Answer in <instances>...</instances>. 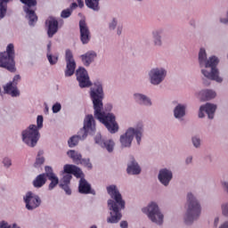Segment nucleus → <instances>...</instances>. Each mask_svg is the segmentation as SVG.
<instances>
[{
	"label": "nucleus",
	"instance_id": "7c9ffc66",
	"mask_svg": "<svg viewBox=\"0 0 228 228\" xmlns=\"http://www.w3.org/2000/svg\"><path fill=\"white\" fill-rule=\"evenodd\" d=\"M115 140L109 138L105 139L103 143L102 144V149H104V151H107L110 154L115 151Z\"/></svg>",
	"mask_w": 228,
	"mask_h": 228
},
{
	"label": "nucleus",
	"instance_id": "20e7f679",
	"mask_svg": "<svg viewBox=\"0 0 228 228\" xmlns=\"http://www.w3.org/2000/svg\"><path fill=\"white\" fill-rule=\"evenodd\" d=\"M143 122L139 121L135 126H129L125 133L119 136V145L121 149H131L133 141L135 139L137 145L142 143L143 138Z\"/></svg>",
	"mask_w": 228,
	"mask_h": 228
},
{
	"label": "nucleus",
	"instance_id": "37998d69",
	"mask_svg": "<svg viewBox=\"0 0 228 228\" xmlns=\"http://www.w3.org/2000/svg\"><path fill=\"white\" fill-rule=\"evenodd\" d=\"M221 214L224 218H228V201L221 204Z\"/></svg>",
	"mask_w": 228,
	"mask_h": 228
},
{
	"label": "nucleus",
	"instance_id": "72a5a7b5",
	"mask_svg": "<svg viewBox=\"0 0 228 228\" xmlns=\"http://www.w3.org/2000/svg\"><path fill=\"white\" fill-rule=\"evenodd\" d=\"M86 6L94 12H99L101 7L99 6V0H85Z\"/></svg>",
	"mask_w": 228,
	"mask_h": 228
},
{
	"label": "nucleus",
	"instance_id": "9b49d317",
	"mask_svg": "<svg viewBox=\"0 0 228 228\" xmlns=\"http://www.w3.org/2000/svg\"><path fill=\"white\" fill-rule=\"evenodd\" d=\"M157 178L161 186L168 188L174 180V171L167 167L160 168L157 175Z\"/></svg>",
	"mask_w": 228,
	"mask_h": 228
},
{
	"label": "nucleus",
	"instance_id": "cd10ccee",
	"mask_svg": "<svg viewBox=\"0 0 228 228\" xmlns=\"http://www.w3.org/2000/svg\"><path fill=\"white\" fill-rule=\"evenodd\" d=\"M3 88L4 94L7 95H10L11 97H20V91L17 86L8 82L3 86Z\"/></svg>",
	"mask_w": 228,
	"mask_h": 228
},
{
	"label": "nucleus",
	"instance_id": "0e129e2a",
	"mask_svg": "<svg viewBox=\"0 0 228 228\" xmlns=\"http://www.w3.org/2000/svg\"><path fill=\"white\" fill-rule=\"evenodd\" d=\"M11 228H22V227L19 224L13 223L12 224H11Z\"/></svg>",
	"mask_w": 228,
	"mask_h": 228
},
{
	"label": "nucleus",
	"instance_id": "c03bdc74",
	"mask_svg": "<svg viewBox=\"0 0 228 228\" xmlns=\"http://www.w3.org/2000/svg\"><path fill=\"white\" fill-rule=\"evenodd\" d=\"M104 140L102 139V135H101V134H96V135L94 136V142L96 143V145H99V147H102V144L104 143Z\"/></svg>",
	"mask_w": 228,
	"mask_h": 228
},
{
	"label": "nucleus",
	"instance_id": "0eeeda50",
	"mask_svg": "<svg viewBox=\"0 0 228 228\" xmlns=\"http://www.w3.org/2000/svg\"><path fill=\"white\" fill-rule=\"evenodd\" d=\"M141 212L147 216L151 224H154L158 227H163V224H165V214L159 208L158 201L151 200L148 202L146 206L141 208Z\"/></svg>",
	"mask_w": 228,
	"mask_h": 228
},
{
	"label": "nucleus",
	"instance_id": "1a4fd4ad",
	"mask_svg": "<svg viewBox=\"0 0 228 228\" xmlns=\"http://www.w3.org/2000/svg\"><path fill=\"white\" fill-rule=\"evenodd\" d=\"M23 202L28 211H35V209L42 206V198L38 194L29 191L23 196Z\"/></svg>",
	"mask_w": 228,
	"mask_h": 228
},
{
	"label": "nucleus",
	"instance_id": "f704fd0d",
	"mask_svg": "<svg viewBox=\"0 0 228 228\" xmlns=\"http://www.w3.org/2000/svg\"><path fill=\"white\" fill-rule=\"evenodd\" d=\"M46 58L50 65H56V63H58L60 55L58 53H53L52 52H46Z\"/></svg>",
	"mask_w": 228,
	"mask_h": 228
},
{
	"label": "nucleus",
	"instance_id": "bb28decb",
	"mask_svg": "<svg viewBox=\"0 0 228 228\" xmlns=\"http://www.w3.org/2000/svg\"><path fill=\"white\" fill-rule=\"evenodd\" d=\"M47 35L49 38H53L58 33V20L50 18L46 20Z\"/></svg>",
	"mask_w": 228,
	"mask_h": 228
},
{
	"label": "nucleus",
	"instance_id": "f03ea898",
	"mask_svg": "<svg viewBox=\"0 0 228 228\" xmlns=\"http://www.w3.org/2000/svg\"><path fill=\"white\" fill-rule=\"evenodd\" d=\"M198 61L204 77L216 81V83H224V77L220 75V69L217 68L218 63H220L218 56L211 55L208 57L206 48L201 47L198 53Z\"/></svg>",
	"mask_w": 228,
	"mask_h": 228
},
{
	"label": "nucleus",
	"instance_id": "f3484780",
	"mask_svg": "<svg viewBox=\"0 0 228 228\" xmlns=\"http://www.w3.org/2000/svg\"><path fill=\"white\" fill-rule=\"evenodd\" d=\"M79 29H80V42H82L83 45H86L90 44V40H92V34L90 33V28H88V25H86V21L81 20L79 21Z\"/></svg>",
	"mask_w": 228,
	"mask_h": 228
},
{
	"label": "nucleus",
	"instance_id": "de8ad7c7",
	"mask_svg": "<svg viewBox=\"0 0 228 228\" xmlns=\"http://www.w3.org/2000/svg\"><path fill=\"white\" fill-rule=\"evenodd\" d=\"M45 161V159H44V157L38 156L36 159V162L34 163V167L36 168H38V167H42V165H44Z\"/></svg>",
	"mask_w": 228,
	"mask_h": 228
},
{
	"label": "nucleus",
	"instance_id": "473e14b6",
	"mask_svg": "<svg viewBox=\"0 0 228 228\" xmlns=\"http://www.w3.org/2000/svg\"><path fill=\"white\" fill-rule=\"evenodd\" d=\"M67 156L72 159L73 163L79 165V162L83 159V155H81L78 151L75 150H69L67 151Z\"/></svg>",
	"mask_w": 228,
	"mask_h": 228
},
{
	"label": "nucleus",
	"instance_id": "13d9d810",
	"mask_svg": "<svg viewBox=\"0 0 228 228\" xmlns=\"http://www.w3.org/2000/svg\"><path fill=\"white\" fill-rule=\"evenodd\" d=\"M219 224H220V216H216L215 219H214L215 227H218Z\"/></svg>",
	"mask_w": 228,
	"mask_h": 228
},
{
	"label": "nucleus",
	"instance_id": "4c0bfd02",
	"mask_svg": "<svg viewBox=\"0 0 228 228\" xmlns=\"http://www.w3.org/2000/svg\"><path fill=\"white\" fill-rule=\"evenodd\" d=\"M4 54L10 56L11 58L15 60V46L13 44H9L6 47V51L4 52Z\"/></svg>",
	"mask_w": 228,
	"mask_h": 228
},
{
	"label": "nucleus",
	"instance_id": "69168bd1",
	"mask_svg": "<svg viewBox=\"0 0 228 228\" xmlns=\"http://www.w3.org/2000/svg\"><path fill=\"white\" fill-rule=\"evenodd\" d=\"M51 45H52L51 43H49V44L47 45V53H51Z\"/></svg>",
	"mask_w": 228,
	"mask_h": 228
},
{
	"label": "nucleus",
	"instance_id": "a878e982",
	"mask_svg": "<svg viewBox=\"0 0 228 228\" xmlns=\"http://www.w3.org/2000/svg\"><path fill=\"white\" fill-rule=\"evenodd\" d=\"M200 101H213L216 98V91L212 89H202L196 94Z\"/></svg>",
	"mask_w": 228,
	"mask_h": 228
},
{
	"label": "nucleus",
	"instance_id": "2f4dec72",
	"mask_svg": "<svg viewBox=\"0 0 228 228\" xmlns=\"http://www.w3.org/2000/svg\"><path fill=\"white\" fill-rule=\"evenodd\" d=\"M122 220V212H110V216L107 217V224H118Z\"/></svg>",
	"mask_w": 228,
	"mask_h": 228
},
{
	"label": "nucleus",
	"instance_id": "bf43d9fd",
	"mask_svg": "<svg viewBox=\"0 0 228 228\" xmlns=\"http://www.w3.org/2000/svg\"><path fill=\"white\" fill-rule=\"evenodd\" d=\"M106 111H111L113 110V105L111 103H108L105 105Z\"/></svg>",
	"mask_w": 228,
	"mask_h": 228
},
{
	"label": "nucleus",
	"instance_id": "6e6d98bb",
	"mask_svg": "<svg viewBox=\"0 0 228 228\" xmlns=\"http://www.w3.org/2000/svg\"><path fill=\"white\" fill-rule=\"evenodd\" d=\"M120 227L121 228H128L129 227V224L127 223V221H121L120 222Z\"/></svg>",
	"mask_w": 228,
	"mask_h": 228
},
{
	"label": "nucleus",
	"instance_id": "c85d7f7f",
	"mask_svg": "<svg viewBox=\"0 0 228 228\" xmlns=\"http://www.w3.org/2000/svg\"><path fill=\"white\" fill-rule=\"evenodd\" d=\"M45 183H47V175L46 173H43L36 176V178L32 181V186L38 190L45 186Z\"/></svg>",
	"mask_w": 228,
	"mask_h": 228
},
{
	"label": "nucleus",
	"instance_id": "dca6fc26",
	"mask_svg": "<svg viewBox=\"0 0 228 228\" xmlns=\"http://www.w3.org/2000/svg\"><path fill=\"white\" fill-rule=\"evenodd\" d=\"M45 171L46 173V178L48 181H50V183L48 184V190L49 191H53L58 184L60 185V178L57 175H55L54 170H53L52 167L45 166Z\"/></svg>",
	"mask_w": 228,
	"mask_h": 228
},
{
	"label": "nucleus",
	"instance_id": "5fc2aeb1",
	"mask_svg": "<svg viewBox=\"0 0 228 228\" xmlns=\"http://www.w3.org/2000/svg\"><path fill=\"white\" fill-rule=\"evenodd\" d=\"M191 163H193V157L188 156L185 159V165H191Z\"/></svg>",
	"mask_w": 228,
	"mask_h": 228
},
{
	"label": "nucleus",
	"instance_id": "58836bf2",
	"mask_svg": "<svg viewBox=\"0 0 228 228\" xmlns=\"http://www.w3.org/2000/svg\"><path fill=\"white\" fill-rule=\"evenodd\" d=\"M118 27V19L112 18L109 20L108 22L109 31H115V29H117Z\"/></svg>",
	"mask_w": 228,
	"mask_h": 228
},
{
	"label": "nucleus",
	"instance_id": "5701e85b",
	"mask_svg": "<svg viewBox=\"0 0 228 228\" xmlns=\"http://www.w3.org/2000/svg\"><path fill=\"white\" fill-rule=\"evenodd\" d=\"M163 29L157 28L151 31L152 45L157 49L163 47Z\"/></svg>",
	"mask_w": 228,
	"mask_h": 228
},
{
	"label": "nucleus",
	"instance_id": "e2e57ef3",
	"mask_svg": "<svg viewBox=\"0 0 228 228\" xmlns=\"http://www.w3.org/2000/svg\"><path fill=\"white\" fill-rule=\"evenodd\" d=\"M77 4L73 3V4H71L69 10H72V12H73L74 10L77 9Z\"/></svg>",
	"mask_w": 228,
	"mask_h": 228
},
{
	"label": "nucleus",
	"instance_id": "c756f323",
	"mask_svg": "<svg viewBox=\"0 0 228 228\" xmlns=\"http://www.w3.org/2000/svg\"><path fill=\"white\" fill-rule=\"evenodd\" d=\"M107 193L110 195V199H118L122 197L120 191H118V187L115 184H110L106 187Z\"/></svg>",
	"mask_w": 228,
	"mask_h": 228
},
{
	"label": "nucleus",
	"instance_id": "052dcab7",
	"mask_svg": "<svg viewBox=\"0 0 228 228\" xmlns=\"http://www.w3.org/2000/svg\"><path fill=\"white\" fill-rule=\"evenodd\" d=\"M218 228H228V221L223 222Z\"/></svg>",
	"mask_w": 228,
	"mask_h": 228
},
{
	"label": "nucleus",
	"instance_id": "49530a36",
	"mask_svg": "<svg viewBox=\"0 0 228 228\" xmlns=\"http://www.w3.org/2000/svg\"><path fill=\"white\" fill-rule=\"evenodd\" d=\"M72 15V9H66V10H63L61 12V17L62 19H69V17H70Z\"/></svg>",
	"mask_w": 228,
	"mask_h": 228
},
{
	"label": "nucleus",
	"instance_id": "393cba45",
	"mask_svg": "<svg viewBox=\"0 0 228 228\" xmlns=\"http://www.w3.org/2000/svg\"><path fill=\"white\" fill-rule=\"evenodd\" d=\"M79 58L84 67H90L91 63L95 61V59L97 58V53L94 50H90L80 55Z\"/></svg>",
	"mask_w": 228,
	"mask_h": 228
},
{
	"label": "nucleus",
	"instance_id": "09e8293b",
	"mask_svg": "<svg viewBox=\"0 0 228 228\" xmlns=\"http://www.w3.org/2000/svg\"><path fill=\"white\" fill-rule=\"evenodd\" d=\"M53 113H60L61 111V103L55 102L52 107Z\"/></svg>",
	"mask_w": 228,
	"mask_h": 228
},
{
	"label": "nucleus",
	"instance_id": "f257e3e1",
	"mask_svg": "<svg viewBox=\"0 0 228 228\" xmlns=\"http://www.w3.org/2000/svg\"><path fill=\"white\" fill-rule=\"evenodd\" d=\"M90 99L93 102L94 118L105 126L106 129L110 134H116L119 131L120 126L117 122V116L111 112H104V90L102 89V83L95 81L89 92Z\"/></svg>",
	"mask_w": 228,
	"mask_h": 228
},
{
	"label": "nucleus",
	"instance_id": "774afa93",
	"mask_svg": "<svg viewBox=\"0 0 228 228\" xmlns=\"http://www.w3.org/2000/svg\"><path fill=\"white\" fill-rule=\"evenodd\" d=\"M90 228H97V225L93 224L92 226H90Z\"/></svg>",
	"mask_w": 228,
	"mask_h": 228
},
{
	"label": "nucleus",
	"instance_id": "6ab92c4d",
	"mask_svg": "<svg viewBox=\"0 0 228 228\" xmlns=\"http://www.w3.org/2000/svg\"><path fill=\"white\" fill-rule=\"evenodd\" d=\"M188 105L186 103H177L176 106L173 109V117L178 122H183L184 118L186 117V110Z\"/></svg>",
	"mask_w": 228,
	"mask_h": 228
},
{
	"label": "nucleus",
	"instance_id": "39448f33",
	"mask_svg": "<svg viewBox=\"0 0 228 228\" xmlns=\"http://www.w3.org/2000/svg\"><path fill=\"white\" fill-rule=\"evenodd\" d=\"M42 127H44V116L38 115L37 117V125H29L21 131V142L32 149L37 147V143L40 140V129Z\"/></svg>",
	"mask_w": 228,
	"mask_h": 228
},
{
	"label": "nucleus",
	"instance_id": "b1692460",
	"mask_svg": "<svg viewBox=\"0 0 228 228\" xmlns=\"http://www.w3.org/2000/svg\"><path fill=\"white\" fill-rule=\"evenodd\" d=\"M84 127L88 131L89 134H95L97 126L95 125V118H94V115L88 114L86 116L84 119Z\"/></svg>",
	"mask_w": 228,
	"mask_h": 228
},
{
	"label": "nucleus",
	"instance_id": "4be33fe9",
	"mask_svg": "<svg viewBox=\"0 0 228 228\" xmlns=\"http://www.w3.org/2000/svg\"><path fill=\"white\" fill-rule=\"evenodd\" d=\"M133 99L137 104L141 106H145L146 108H151L152 106V99L147 96V94L142 93H134L133 94Z\"/></svg>",
	"mask_w": 228,
	"mask_h": 228
},
{
	"label": "nucleus",
	"instance_id": "9d476101",
	"mask_svg": "<svg viewBox=\"0 0 228 228\" xmlns=\"http://www.w3.org/2000/svg\"><path fill=\"white\" fill-rule=\"evenodd\" d=\"M20 3L25 4L23 11L25 18L28 20L29 26L37 24L38 17H37V13H35V10H33V6L37 4V0H20Z\"/></svg>",
	"mask_w": 228,
	"mask_h": 228
},
{
	"label": "nucleus",
	"instance_id": "a19ab883",
	"mask_svg": "<svg viewBox=\"0 0 228 228\" xmlns=\"http://www.w3.org/2000/svg\"><path fill=\"white\" fill-rule=\"evenodd\" d=\"M79 165H82L85 167V168H87V170H92L94 166L92 165V162L90 161V159H81L79 161Z\"/></svg>",
	"mask_w": 228,
	"mask_h": 228
},
{
	"label": "nucleus",
	"instance_id": "aec40b11",
	"mask_svg": "<svg viewBox=\"0 0 228 228\" xmlns=\"http://www.w3.org/2000/svg\"><path fill=\"white\" fill-rule=\"evenodd\" d=\"M77 178L80 179L78 182L79 193H82L83 195L95 194V191L92 189V184H90V183H88V181H86V179H85L83 175L81 177H77Z\"/></svg>",
	"mask_w": 228,
	"mask_h": 228
},
{
	"label": "nucleus",
	"instance_id": "79ce46f5",
	"mask_svg": "<svg viewBox=\"0 0 228 228\" xmlns=\"http://www.w3.org/2000/svg\"><path fill=\"white\" fill-rule=\"evenodd\" d=\"M2 165L4 168H10L13 163L12 162V159L10 157H4L2 159Z\"/></svg>",
	"mask_w": 228,
	"mask_h": 228
},
{
	"label": "nucleus",
	"instance_id": "a18cd8bd",
	"mask_svg": "<svg viewBox=\"0 0 228 228\" xmlns=\"http://www.w3.org/2000/svg\"><path fill=\"white\" fill-rule=\"evenodd\" d=\"M8 12V6H4L0 4V20H3L6 17V12Z\"/></svg>",
	"mask_w": 228,
	"mask_h": 228
},
{
	"label": "nucleus",
	"instance_id": "ea45409f",
	"mask_svg": "<svg viewBox=\"0 0 228 228\" xmlns=\"http://www.w3.org/2000/svg\"><path fill=\"white\" fill-rule=\"evenodd\" d=\"M191 143L194 149H200V146L202 145V140L199 135H194L191 137Z\"/></svg>",
	"mask_w": 228,
	"mask_h": 228
},
{
	"label": "nucleus",
	"instance_id": "a211bd4d",
	"mask_svg": "<svg viewBox=\"0 0 228 228\" xmlns=\"http://www.w3.org/2000/svg\"><path fill=\"white\" fill-rule=\"evenodd\" d=\"M0 67L6 69L9 72H15V59L6 53H0Z\"/></svg>",
	"mask_w": 228,
	"mask_h": 228
},
{
	"label": "nucleus",
	"instance_id": "603ef678",
	"mask_svg": "<svg viewBox=\"0 0 228 228\" xmlns=\"http://www.w3.org/2000/svg\"><path fill=\"white\" fill-rule=\"evenodd\" d=\"M0 228H12V224L5 220L0 221Z\"/></svg>",
	"mask_w": 228,
	"mask_h": 228
},
{
	"label": "nucleus",
	"instance_id": "2eb2a0df",
	"mask_svg": "<svg viewBox=\"0 0 228 228\" xmlns=\"http://www.w3.org/2000/svg\"><path fill=\"white\" fill-rule=\"evenodd\" d=\"M107 204L109 209L112 212L120 213V211L126 209V200L122 196L108 200Z\"/></svg>",
	"mask_w": 228,
	"mask_h": 228
},
{
	"label": "nucleus",
	"instance_id": "864d4df0",
	"mask_svg": "<svg viewBox=\"0 0 228 228\" xmlns=\"http://www.w3.org/2000/svg\"><path fill=\"white\" fill-rule=\"evenodd\" d=\"M122 31H124V28L122 26H118L116 27V34L118 35V37H120V35H122Z\"/></svg>",
	"mask_w": 228,
	"mask_h": 228
},
{
	"label": "nucleus",
	"instance_id": "8fccbe9b",
	"mask_svg": "<svg viewBox=\"0 0 228 228\" xmlns=\"http://www.w3.org/2000/svg\"><path fill=\"white\" fill-rule=\"evenodd\" d=\"M19 82H20V75H15L12 77V80L10 81L9 83H12V85H14L15 86H17V85H19Z\"/></svg>",
	"mask_w": 228,
	"mask_h": 228
},
{
	"label": "nucleus",
	"instance_id": "338daca9",
	"mask_svg": "<svg viewBox=\"0 0 228 228\" xmlns=\"http://www.w3.org/2000/svg\"><path fill=\"white\" fill-rule=\"evenodd\" d=\"M46 113H49V107L46 105L45 108Z\"/></svg>",
	"mask_w": 228,
	"mask_h": 228
},
{
	"label": "nucleus",
	"instance_id": "c9c22d12",
	"mask_svg": "<svg viewBox=\"0 0 228 228\" xmlns=\"http://www.w3.org/2000/svg\"><path fill=\"white\" fill-rule=\"evenodd\" d=\"M79 142H81V139L75 134L68 140V145L70 149H74V147L77 146Z\"/></svg>",
	"mask_w": 228,
	"mask_h": 228
},
{
	"label": "nucleus",
	"instance_id": "e433bc0d",
	"mask_svg": "<svg viewBox=\"0 0 228 228\" xmlns=\"http://www.w3.org/2000/svg\"><path fill=\"white\" fill-rule=\"evenodd\" d=\"M88 134H90V133L88 132V130L86 128H85V126H83L76 134L79 139L80 142H85V140H86Z\"/></svg>",
	"mask_w": 228,
	"mask_h": 228
},
{
	"label": "nucleus",
	"instance_id": "4468645a",
	"mask_svg": "<svg viewBox=\"0 0 228 228\" xmlns=\"http://www.w3.org/2000/svg\"><path fill=\"white\" fill-rule=\"evenodd\" d=\"M76 77L80 88H88V86H92V81H90L88 71L84 67H79L76 70Z\"/></svg>",
	"mask_w": 228,
	"mask_h": 228
},
{
	"label": "nucleus",
	"instance_id": "680f3d73",
	"mask_svg": "<svg viewBox=\"0 0 228 228\" xmlns=\"http://www.w3.org/2000/svg\"><path fill=\"white\" fill-rule=\"evenodd\" d=\"M78 7L83 8L85 6V2L83 0H77Z\"/></svg>",
	"mask_w": 228,
	"mask_h": 228
},
{
	"label": "nucleus",
	"instance_id": "423d86ee",
	"mask_svg": "<svg viewBox=\"0 0 228 228\" xmlns=\"http://www.w3.org/2000/svg\"><path fill=\"white\" fill-rule=\"evenodd\" d=\"M61 176L60 188L63 190L66 195H72V190L70 189V181H72V175L75 177H83L84 174L81 168L72 164H66L63 166V170L59 173Z\"/></svg>",
	"mask_w": 228,
	"mask_h": 228
},
{
	"label": "nucleus",
	"instance_id": "3c124183",
	"mask_svg": "<svg viewBox=\"0 0 228 228\" xmlns=\"http://www.w3.org/2000/svg\"><path fill=\"white\" fill-rule=\"evenodd\" d=\"M221 187L224 190V191H225L226 193H228V180H223L221 181Z\"/></svg>",
	"mask_w": 228,
	"mask_h": 228
},
{
	"label": "nucleus",
	"instance_id": "f8f14e48",
	"mask_svg": "<svg viewBox=\"0 0 228 228\" xmlns=\"http://www.w3.org/2000/svg\"><path fill=\"white\" fill-rule=\"evenodd\" d=\"M65 61H66V68L64 70L65 77H71L74 76L76 72V60L74 59V53L70 49H67L65 51Z\"/></svg>",
	"mask_w": 228,
	"mask_h": 228
},
{
	"label": "nucleus",
	"instance_id": "412c9836",
	"mask_svg": "<svg viewBox=\"0 0 228 228\" xmlns=\"http://www.w3.org/2000/svg\"><path fill=\"white\" fill-rule=\"evenodd\" d=\"M126 174H128V175H140V174H142V167L134 157H131L127 164Z\"/></svg>",
	"mask_w": 228,
	"mask_h": 228
},
{
	"label": "nucleus",
	"instance_id": "7ed1b4c3",
	"mask_svg": "<svg viewBox=\"0 0 228 228\" xmlns=\"http://www.w3.org/2000/svg\"><path fill=\"white\" fill-rule=\"evenodd\" d=\"M202 215V204L197 199V196L191 191L186 194L185 213L183 222L186 225H193L195 222H199Z\"/></svg>",
	"mask_w": 228,
	"mask_h": 228
},
{
	"label": "nucleus",
	"instance_id": "6e6552de",
	"mask_svg": "<svg viewBox=\"0 0 228 228\" xmlns=\"http://www.w3.org/2000/svg\"><path fill=\"white\" fill-rule=\"evenodd\" d=\"M167 69L163 67L151 68L148 72V77L151 85L153 86H159L165 79H167Z\"/></svg>",
	"mask_w": 228,
	"mask_h": 228
},
{
	"label": "nucleus",
	"instance_id": "4d7b16f0",
	"mask_svg": "<svg viewBox=\"0 0 228 228\" xmlns=\"http://www.w3.org/2000/svg\"><path fill=\"white\" fill-rule=\"evenodd\" d=\"M13 0H0V4L3 6H8V3H12Z\"/></svg>",
	"mask_w": 228,
	"mask_h": 228
},
{
	"label": "nucleus",
	"instance_id": "ddd939ff",
	"mask_svg": "<svg viewBox=\"0 0 228 228\" xmlns=\"http://www.w3.org/2000/svg\"><path fill=\"white\" fill-rule=\"evenodd\" d=\"M218 106L215 103L207 102L200 107L198 117L199 118H204L206 114L208 115V118L209 120H213L215 118V113H216Z\"/></svg>",
	"mask_w": 228,
	"mask_h": 228
}]
</instances>
